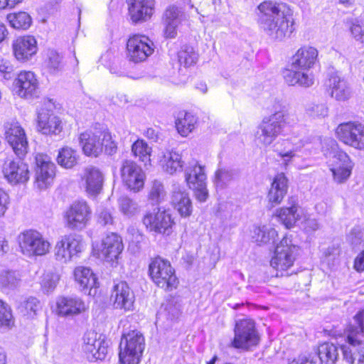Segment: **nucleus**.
Masks as SVG:
<instances>
[{
  "label": "nucleus",
  "instance_id": "31",
  "mask_svg": "<svg viewBox=\"0 0 364 364\" xmlns=\"http://www.w3.org/2000/svg\"><path fill=\"white\" fill-rule=\"evenodd\" d=\"M171 203L182 218H188L193 212V204L184 188L176 186L172 191Z\"/></svg>",
  "mask_w": 364,
  "mask_h": 364
},
{
  "label": "nucleus",
  "instance_id": "61",
  "mask_svg": "<svg viewBox=\"0 0 364 364\" xmlns=\"http://www.w3.org/2000/svg\"><path fill=\"white\" fill-rule=\"evenodd\" d=\"M350 31L355 40L361 41L363 33V26H361L357 21L353 22L350 27Z\"/></svg>",
  "mask_w": 364,
  "mask_h": 364
},
{
  "label": "nucleus",
  "instance_id": "14",
  "mask_svg": "<svg viewBox=\"0 0 364 364\" xmlns=\"http://www.w3.org/2000/svg\"><path fill=\"white\" fill-rule=\"evenodd\" d=\"M112 139L108 132L85 131L79 136L80 144L86 156L97 157L103 151L104 142Z\"/></svg>",
  "mask_w": 364,
  "mask_h": 364
},
{
  "label": "nucleus",
  "instance_id": "24",
  "mask_svg": "<svg viewBox=\"0 0 364 364\" xmlns=\"http://www.w3.org/2000/svg\"><path fill=\"white\" fill-rule=\"evenodd\" d=\"M326 86L331 97L337 101L348 100L351 96V88L349 84L338 72L328 74Z\"/></svg>",
  "mask_w": 364,
  "mask_h": 364
},
{
  "label": "nucleus",
  "instance_id": "33",
  "mask_svg": "<svg viewBox=\"0 0 364 364\" xmlns=\"http://www.w3.org/2000/svg\"><path fill=\"white\" fill-rule=\"evenodd\" d=\"M287 177L282 173L274 177L267 196L269 203L273 205L280 203L287 194Z\"/></svg>",
  "mask_w": 364,
  "mask_h": 364
},
{
  "label": "nucleus",
  "instance_id": "5",
  "mask_svg": "<svg viewBox=\"0 0 364 364\" xmlns=\"http://www.w3.org/2000/svg\"><path fill=\"white\" fill-rule=\"evenodd\" d=\"M353 323L347 330V340L350 344V358L358 360V364H364V311L353 317Z\"/></svg>",
  "mask_w": 364,
  "mask_h": 364
},
{
  "label": "nucleus",
  "instance_id": "26",
  "mask_svg": "<svg viewBox=\"0 0 364 364\" xmlns=\"http://www.w3.org/2000/svg\"><path fill=\"white\" fill-rule=\"evenodd\" d=\"M111 299L115 309L130 311L133 308L134 294L125 282H119L114 286Z\"/></svg>",
  "mask_w": 364,
  "mask_h": 364
},
{
  "label": "nucleus",
  "instance_id": "39",
  "mask_svg": "<svg viewBox=\"0 0 364 364\" xmlns=\"http://www.w3.org/2000/svg\"><path fill=\"white\" fill-rule=\"evenodd\" d=\"M43 67L50 74L59 73L64 67L63 56L55 50H48L44 58Z\"/></svg>",
  "mask_w": 364,
  "mask_h": 364
},
{
  "label": "nucleus",
  "instance_id": "11",
  "mask_svg": "<svg viewBox=\"0 0 364 364\" xmlns=\"http://www.w3.org/2000/svg\"><path fill=\"white\" fill-rule=\"evenodd\" d=\"M143 223L149 231L166 235L172 232L175 224L171 213L160 208L147 212L143 218Z\"/></svg>",
  "mask_w": 364,
  "mask_h": 364
},
{
  "label": "nucleus",
  "instance_id": "6",
  "mask_svg": "<svg viewBox=\"0 0 364 364\" xmlns=\"http://www.w3.org/2000/svg\"><path fill=\"white\" fill-rule=\"evenodd\" d=\"M149 272L153 282L166 291L176 288L178 281L175 271L168 260L156 257L149 264Z\"/></svg>",
  "mask_w": 364,
  "mask_h": 364
},
{
  "label": "nucleus",
  "instance_id": "41",
  "mask_svg": "<svg viewBox=\"0 0 364 364\" xmlns=\"http://www.w3.org/2000/svg\"><path fill=\"white\" fill-rule=\"evenodd\" d=\"M321 364H335L338 357V348L333 343H324L318 348Z\"/></svg>",
  "mask_w": 364,
  "mask_h": 364
},
{
  "label": "nucleus",
  "instance_id": "47",
  "mask_svg": "<svg viewBox=\"0 0 364 364\" xmlns=\"http://www.w3.org/2000/svg\"><path fill=\"white\" fill-rule=\"evenodd\" d=\"M7 19L11 26L16 29H28L32 22L30 15L23 11L10 14L7 16Z\"/></svg>",
  "mask_w": 364,
  "mask_h": 364
},
{
  "label": "nucleus",
  "instance_id": "8",
  "mask_svg": "<svg viewBox=\"0 0 364 364\" xmlns=\"http://www.w3.org/2000/svg\"><path fill=\"white\" fill-rule=\"evenodd\" d=\"M5 139L14 154L19 158L25 157L28 151V141L24 129L17 121H10L4 124Z\"/></svg>",
  "mask_w": 364,
  "mask_h": 364
},
{
  "label": "nucleus",
  "instance_id": "16",
  "mask_svg": "<svg viewBox=\"0 0 364 364\" xmlns=\"http://www.w3.org/2000/svg\"><path fill=\"white\" fill-rule=\"evenodd\" d=\"M120 174L122 182L129 190L139 192L144 188L145 173L134 161H123L120 168Z\"/></svg>",
  "mask_w": 364,
  "mask_h": 364
},
{
  "label": "nucleus",
  "instance_id": "44",
  "mask_svg": "<svg viewBox=\"0 0 364 364\" xmlns=\"http://www.w3.org/2000/svg\"><path fill=\"white\" fill-rule=\"evenodd\" d=\"M291 141V143L293 145L292 149H290L289 150L284 149L281 151H277L278 156L281 157L282 160L283 161V164L285 166H287L291 163L293 158L295 156L294 152L298 149H301V147H303L305 145V144L308 142L309 139L304 136L299 139H297L295 137L292 139Z\"/></svg>",
  "mask_w": 364,
  "mask_h": 364
},
{
  "label": "nucleus",
  "instance_id": "62",
  "mask_svg": "<svg viewBox=\"0 0 364 364\" xmlns=\"http://www.w3.org/2000/svg\"><path fill=\"white\" fill-rule=\"evenodd\" d=\"M144 134L145 136H146L149 139L156 142L161 139V132L158 128H152L149 127L147 128L145 131Z\"/></svg>",
  "mask_w": 364,
  "mask_h": 364
},
{
  "label": "nucleus",
  "instance_id": "10",
  "mask_svg": "<svg viewBox=\"0 0 364 364\" xmlns=\"http://www.w3.org/2000/svg\"><path fill=\"white\" fill-rule=\"evenodd\" d=\"M185 178L188 187L194 191L196 199L205 202L208 197L205 167L197 161L189 164L185 170Z\"/></svg>",
  "mask_w": 364,
  "mask_h": 364
},
{
  "label": "nucleus",
  "instance_id": "25",
  "mask_svg": "<svg viewBox=\"0 0 364 364\" xmlns=\"http://www.w3.org/2000/svg\"><path fill=\"white\" fill-rule=\"evenodd\" d=\"M12 46L15 58L21 62H26L31 60L38 50L37 41L31 36L18 37L13 42Z\"/></svg>",
  "mask_w": 364,
  "mask_h": 364
},
{
  "label": "nucleus",
  "instance_id": "22",
  "mask_svg": "<svg viewBox=\"0 0 364 364\" xmlns=\"http://www.w3.org/2000/svg\"><path fill=\"white\" fill-rule=\"evenodd\" d=\"M14 86L15 92L21 97L30 98L38 94V80L31 71L20 72L15 79Z\"/></svg>",
  "mask_w": 364,
  "mask_h": 364
},
{
  "label": "nucleus",
  "instance_id": "7",
  "mask_svg": "<svg viewBox=\"0 0 364 364\" xmlns=\"http://www.w3.org/2000/svg\"><path fill=\"white\" fill-rule=\"evenodd\" d=\"M18 241L22 253L28 257L45 255L50 248L48 240L35 230H27L21 232Z\"/></svg>",
  "mask_w": 364,
  "mask_h": 364
},
{
  "label": "nucleus",
  "instance_id": "32",
  "mask_svg": "<svg viewBox=\"0 0 364 364\" xmlns=\"http://www.w3.org/2000/svg\"><path fill=\"white\" fill-rule=\"evenodd\" d=\"M104 176L99 168L95 166L86 167L82 176V184L90 196L98 194L102 188Z\"/></svg>",
  "mask_w": 364,
  "mask_h": 364
},
{
  "label": "nucleus",
  "instance_id": "17",
  "mask_svg": "<svg viewBox=\"0 0 364 364\" xmlns=\"http://www.w3.org/2000/svg\"><path fill=\"white\" fill-rule=\"evenodd\" d=\"M83 351L90 361L105 359L108 353V343L94 331L87 333L84 336Z\"/></svg>",
  "mask_w": 364,
  "mask_h": 364
},
{
  "label": "nucleus",
  "instance_id": "63",
  "mask_svg": "<svg viewBox=\"0 0 364 364\" xmlns=\"http://www.w3.org/2000/svg\"><path fill=\"white\" fill-rule=\"evenodd\" d=\"M356 139H358V149H364V125L361 123L357 124Z\"/></svg>",
  "mask_w": 364,
  "mask_h": 364
},
{
  "label": "nucleus",
  "instance_id": "37",
  "mask_svg": "<svg viewBox=\"0 0 364 364\" xmlns=\"http://www.w3.org/2000/svg\"><path fill=\"white\" fill-rule=\"evenodd\" d=\"M119 345L127 347L142 356L145 348L144 337L139 331H132L127 334H123Z\"/></svg>",
  "mask_w": 364,
  "mask_h": 364
},
{
  "label": "nucleus",
  "instance_id": "13",
  "mask_svg": "<svg viewBox=\"0 0 364 364\" xmlns=\"http://www.w3.org/2000/svg\"><path fill=\"white\" fill-rule=\"evenodd\" d=\"M234 331L235 337L232 344L236 348L247 349L251 346H256L259 342L255 322L251 319L237 321Z\"/></svg>",
  "mask_w": 364,
  "mask_h": 364
},
{
  "label": "nucleus",
  "instance_id": "53",
  "mask_svg": "<svg viewBox=\"0 0 364 364\" xmlns=\"http://www.w3.org/2000/svg\"><path fill=\"white\" fill-rule=\"evenodd\" d=\"M179 314V306L174 304L173 301H170L161 307L158 316L159 317L166 316L168 319L172 320L177 318Z\"/></svg>",
  "mask_w": 364,
  "mask_h": 364
},
{
  "label": "nucleus",
  "instance_id": "57",
  "mask_svg": "<svg viewBox=\"0 0 364 364\" xmlns=\"http://www.w3.org/2000/svg\"><path fill=\"white\" fill-rule=\"evenodd\" d=\"M306 112L309 116L311 117H324L327 115L328 109L327 107L323 105H310L306 108Z\"/></svg>",
  "mask_w": 364,
  "mask_h": 364
},
{
  "label": "nucleus",
  "instance_id": "45",
  "mask_svg": "<svg viewBox=\"0 0 364 364\" xmlns=\"http://www.w3.org/2000/svg\"><path fill=\"white\" fill-rule=\"evenodd\" d=\"M198 58V55L194 48L189 46H183L178 53V60L181 65L188 68L194 65Z\"/></svg>",
  "mask_w": 364,
  "mask_h": 364
},
{
  "label": "nucleus",
  "instance_id": "12",
  "mask_svg": "<svg viewBox=\"0 0 364 364\" xmlns=\"http://www.w3.org/2000/svg\"><path fill=\"white\" fill-rule=\"evenodd\" d=\"M92 211L85 201H75L64 214L65 225L70 230H81L91 218Z\"/></svg>",
  "mask_w": 364,
  "mask_h": 364
},
{
  "label": "nucleus",
  "instance_id": "43",
  "mask_svg": "<svg viewBox=\"0 0 364 364\" xmlns=\"http://www.w3.org/2000/svg\"><path fill=\"white\" fill-rule=\"evenodd\" d=\"M78 157L75 150L66 146L59 150L57 162L65 168H71L77 164Z\"/></svg>",
  "mask_w": 364,
  "mask_h": 364
},
{
  "label": "nucleus",
  "instance_id": "3",
  "mask_svg": "<svg viewBox=\"0 0 364 364\" xmlns=\"http://www.w3.org/2000/svg\"><path fill=\"white\" fill-rule=\"evenodd\" d=\"M294 123L286 107L280 103L274 106L273 113L264 117L258 127L257 141L264 147L271 145L276 139L284 134L285 128Z\"/></svg>",
  "mask_w": 364,
  "mask_h": 364
},
{
  "label": "nucleus",
  "instance_id": "34",
  "mask_svg": "<svg viewBox=\"0 0 364 364\" xmlns=\"http://www.w3.org/2000/svg\"><path fill=\"white\" fill-rule=\"evenodd\" d=\"M358 122H349L341 124L336 129L338 138L344 144L358 149L359 141L356 139Z\"/></svg>",
  "mask_w": 364,
  "mask_h": 364
},
{
  "label": "nucleus",
  "instance_id": "23",
  "mask_svg": "<svg viewBox=\"0 0 364 364\" xmlns=\"http://www.w3.org/2000/svg\"><path fill=\"white\" fill-rule=\"evenodd\" d=\"M37 127L43 134H59L63 130V122L52 111L42 108L38 114Z\"/></svg>",
  "mask_w": 364,
  "mask_h": 364
},
{
  "label": "nucleus",
  "instance_id": "20",
  "mask_svg": "<svg viewBox=\"0 0 364 364\" xmlns=\"http://www.w3.org/2000/svg\"><path fill=\"white\" fill-rule=\"evenodd\" d=\"M2 172L7 181L13 185L23 184L30 178L28 165L21 160L5 161Z\"/></svg>",
  "mask_w": 364,
  "mask_h": 364
},
{
  "label": "nucleus",
  "instance_id": "50",
  "mask_svg": "<svg viewBox=\"0 0 364 364\" xmlns=\"http://www.w3.org/2000/svg\"><path fill=\"white\" fill-rule=\"evenodd\" d=\"M14 326V318L9 305L0 300V327L11 329Z\"/></svg>",
  "mask_w": 364,
  "mask_h": 364
},
{
  "label": "nucleus",
  "instance_id": "46",
  "mask_svg": "<svg viewBox=\"0 0 364 364\" xmlns=\"http://www.w3.org/2000/svg\"><path fill=\"white\" fill-rule=\"evenodd\" d=\"M237 176L235 169L230 168H219L215 173L214 183L217 188H223Z\"/></svg>",
  "mask_w": 364,
  "mask_h": 364
},
{
  "label": "nucleus",
  "instance_id": "15",
  "mask_svg": "<svg viewBox=\"0 0 364 364\" xmlns=\"http://www.w3.org/2000/svg\"><path fill=\"white\" fill-rule=\"evenodd\" d=\"M127 49L129 60L140 63L146 60L154 53V44L146 36L134 35L129 38Z\"/></svg>",
  "mask_w": 364,
  "mask_h": 364
},
{
  "label": "nucleus",
  "instance_id": "1",
  "mask_svg": "<svg viewBox=\"0 0 364 364\" xmlns=\"http://www.w3.org/2000/svg\"><path fill=\"white\" fill-rule=\"evenodd\" d=\"M259 28L273 40L282 41L294 31L293 11L286 4L265 0L255 9Z\"/></svg>",
  "mask_w": 364,
  "mask_h": 364
},
{
  "label": "nucleus",
  "instance_id": "55",
  "mask_svg": "<svg viewBox=\"0 0 364 364\" xmlns=\"http://www.w3.org/2000/svg\"><path fill=\"white\" fill-rule=\"evenodd\" d=\"M181 15L182 12L177 6H171L165 11V22L171 23L173 21L174 23L179 24Z\"/></svg>",
  "mask_w": 364,
  "mask_h": 364
},
{
  "label": "nucleus",
  "instance_id": "21",
  "mask_svg": "<svg viewBox=\"0 0 364 364\" xmlns=\"http://www.w3.org/2000/svg\"><path fill=\"white\" fill-rule=\"evenodd\" d=\"M157 162L162 170L170 175L182 172L185 165L182 155L174 149H160L157 154Z\"/></svg>",
  "mask_w": 364,
  "mask_h": 364
},
{
  "label": "nucleus",
  "instance_id": "9",
  "mask_svg": "<svg viewBox=\"0 0 364 364\" xmlns=\"http://www.w3.org/2000/svg\"><path fill=\"white\" fill-rule=\"evenodd\" d=\"M82 250V236L70 233L60 237L55 244L54 255L57 260L66 263L71 261L73 257H78Z\"/></svg>",
  "mask_w": 364,
  "mask_h": 364
},
{
  "label": "nucleus",
  "instance_id": "38",
  "mask_svg": "<svg viewBox=\"0 0 364 364\" xmlns=\"http://www.w3.org/2000/svg\"><path fill=\"white\" fill-rule=\"evenodd\" d=\"M277 237V230L267 225L255 226L252 230V237L259 245L274 243Z\"/></svg>",
  "mask_w": 364,
  "mask_h": 364
},
{
  "label": "nucleus",
  "instance_id": "27",
  "mask_svg": "<svg viewBox=\"0 0 364 364\" xmlns=\"http://www.w3.org/2000/svg\"><path fill=\"white\" fill-rule=\"evenodd\" d=\"M74 277L81 291L87 295L95 294L99 283L96 275L90 268L77 267L74 270Z\"/></svg>",
  "mask_w": 364,
  "mask_h": 364
},
{
  "label": "nucleus",
  "instance_id": "59",
  "mask_svg": "<svg viewBox=\"0 0 364 364\" xmlns=\"http://www.w3.org/2000/svg\"><path fill=\"white\" fill-rule=\"evenodd\" d=\"M13 72V65L9 60L0 58V73L4 75V77L10 78Z\"/></svg>",
  "mask_w": 364,
  "mask_h": 364
},
{
  "label": "nucleus",
  "instance_id": "58",
  "mask_svg": "<svg viewBox=\"0 0 364 364\" xmlns=\"http://www.w3.org/2000/svg\"><path fill=\"white\" fill-rule=\"evenodd\" d=\"M113 217L109 210L102 208L98 213V223L102 225H108L113 223Z\"/></svg>",
  "mask_w": 364,
  "mask_h": 364
},
{
  "label": "nucleus",
  "instance_id": "35",
  "mask_svg": "<svg viewBox=\"0 0 364 364\" xmlns=\"http://www.w3.org/2000/svg\"><path fill=\"white\" fill-rule=\"evenodd\" d=\"M358 122H349L341 124L336 129L338 138L344 144L358 149L359 141L356 139Z\"/></svg>",
  "mask_w": 364,
  "mask_h": 364
},
{
  "label": "nucleus",
  "instance_id": "28",
  "mask_svg": "<svg viewBox=\"0 0 364 364\" xmlns=\"http://www.w3.org/2000/svg\"><path fill=\"white\" fill-rule=\"evenodd\" d=\"M86 309L85 302L76 296H60L56 300V312L61 316H74Z\"/></svg>",
  "mask_w": 364,
  "mask_h": 364
},
{
  "label": "nucleus",
  "instance_id": "40",
  "mask_svg": "<svg viewBox=\"0 0 364 364\" xmlns=\"http://www.w3.org/2000/svg\"><path fill=\"white\" fill-rule=\"evenodd\" d=\"M298 205L294 203L289 207H283L277 210V216L287 228H292L299 218Z\"/></svg>",
  "mask_w": 364,
  "mask_h": 364
},
{
  "label": "nucleus",
  "instance_id": "52",
  "mask_svg": "<svg viewBox=\"0 0 364 364\" xmlns=\"http://www.w3.org/2000/svg\"><path fill=\"white\" fill-rule=\"evenodd\" d=\"M165 196L166 191L163 183L157 180L154 181L149 194L150 200L155 203H159Z\"/></svg>",
  "mask_w": 364,
  "mask_h": 364
},
{
  "label": "nucleus",
  "instance_id": "51",
  "mask_svg": "<svg viewBox=\"0 0 364 364\" xmlns=\"http://www.w3.org/2000/svg\"><path fill=\"white\" fill-rule=\"evenodd\" d=\"M141 354H137L130 348L119 345V358L122 364H139Z\"/></svg>",
  "mask_w": 364,
  "mask_h": 364
},
{
  "label": "nucleus",
  "instance_id": "54",
  "mask_svg": "<svg viewBox=\"0 0 364 364\" xmlns=\"http://www.w3.org/2000/svg\"><path fill=\"white\" fill-rule=\"evenodd\" d=\"M18 282V274L10 270H2L0 272L1 284L9 288L15 287Z\"/></svg>",
  "mask_w": 364,
  "mask_h": 364
},
{
  "label": "nucleus",
  "instance_id": "36",
  "mask_svg": "<svg viewBox=\"0 0 364 364\" xmlns=\"http://www.w3.org/2000/svg\"><path fill=\"white\" fill-rule=\"evenodd\" d=\"M197 123V117L190 112L181 111L175 120L176 128L182 136H187L193 131Z\"/></svg>",
  "mask_w": 364,
  "mask_h": 364
},
{
  "label": "nucleus",
  "instance_id": "4",
  "mask_svg": "<svg viewBox=\"0 0 364 364\" xmlns=\"http://www.w3.org/2000/svg\"><path fill=\"white\" fill-rule=\"evenodd\" d=\"M299 247L296 245L291 235H285L274 250L270 264L276 271V277H289L293 274L291 270L299 254Z\"/></svg>",
  "mask_w": 364,
  "mask_h": 364
},
{
  "label": "nucleus",
  "instance_id": "30",
  "mask_svg": "<svg viewBox=\"0 0 364 364\" xmlns=\"http://www.w3.org/2000/svg\"><path fill=\"white\" fill-rule=\"evenodd\" d=\"M154 0H129L128 10L132 21L134 23L146 21L153 14Z\"/></svg>",
  "mask_w": 364,
  "mask_h": 364
},
{
  "label": "nucleus",
  "instance_id": "29",
  "mask_svg": "<svg viewBox=\"0 0 364 364\" xmlns=\"http://www.w3.org/2000/svg\"><path fill=\"white\" fill-rule=\"evenodd\" d=\"M353 164L348 155L341 151H337L333 156V164L330 168L334 180L341 183L346 181L351 173Z\"/></svg>",
  "mask_w": 364,
  "mask_h": 364
},
{
  "label": "nucleus",
  "instance_id": "64",
  "mask_svg": "<svg viewBox=\"0 0 364 364\" xmlns=\"http://www.w3.org/2000/svg\"><path fill=\"white\" fill-rule=\"evenodd\" d=\"M289 364H316V362L314 360V357L309 355L308 356H299L290 362Z\"/></svg>",
  "mask_w": 364,
  "mask_h": 364
},
{
  "label": "nucleus",
  "instance_id": "19",
  "mask_svg": "<svg viewBox=\"0 0 364 364\" xmlns=\"http://www.w3.org/2000/svg\"><path fill=\"white\" fill-rule=\"evenodd\" d=\"M123 249L121 237L116 233H110L102 239L100 245L95 251H97L99 258L107 262H113L118 258Z\"/></svg>",
  "mask_w": 364,
  "mask_h": 364
},
{
  "label": "nucleus",
  "instance_id": "18",
  "mask_svg": "<svg viewBox=\"0 0 364 364\" xmlns=\"http://www.w3.org/2000/svg\"><path fill=\"white\" fill-rule=\"evenodd\" d=\"M36 184L42 190L48 188L54 178L55 166L50 158L46 154H38L36 156Z\"/></svg>",
  "mask_w": 364,
  "mask_h": 364
},
{
  "label": "nucleus",
  "instance_id": "2",
  "mask_svg": "<svg viewBox=\"0 0 364 364\" xmlns=\"http://www.w3.org/2000/svg\"><path fill=\"white\" fill-rule=\"evenodd\" d=\"M318 52L312 46L300 48L292 56L291 68L283 72L285 82L291 86L309 87L314 84L309 70L318 60Z\"/></svg>",
  "mask_w": 364,
  "mask_h": 364
},
{
  "label": "nucleus",
  "instance_id": "48",
  "mask_svg": "<svg viewBox=\"0 0 364 364\" xmlns=\"http://www.w3.org/2000/svg\"><path fill=\"white\" fill-rule=\"evenodd\" d=\"M118 205L120 212L126 217H133L139 212L138 203L128 196L120 197Z\"/></svg>",
  "mask_w": 364,
  "mask_h": 364
},
{
  "label": "nucleus",
  "instance_id": "49",
  "mask_svg": "<svg viewBox=\"0 0 364 364\" xmlns=\"http://www.w3.org/2000/svg\"><path fill=\"white\" fill-rule=\"evenodd\" d=\"M18 308L23 316L28 318H33L41 309V305L36 298L30 297L23 301Z\"/></svg>",
  "mask_w": 364,
  "mask_h": 364
},
{
  "label": "nucleus",
  "instance_id": "42",
  "mask_svg": "<svg viewBox=\"0 0 364 364\" xmlns=\"http://www.w3.org/2000/svg\"><path fill=\"white\" fill-rule=\"evenodd\" d=\"M151 147L143 139H137L132 146V152L135 157L144 164L151 165Z\"/></svg>",
  "mask_w": 364,
  "mask_h": 364
},
{
  "label": "nucleus",
  "instance_id": "56",
  "mask_svg": "<svg viewBox=\"0 0 364 364\" xmlns=\"http://www.w3.org/2000/svg\"><path fill=\"white\" fill-rule=\"evenodd\" d=\"M58 281V277L55 274H46L41 282V285L44 291L47 293L52 291L56 287Z\"/></svg>",
  "mask_w": 364,
  "mask_h": 364
},
{
  "label": "nucleus",
  "instance_id": "60",
  "mask_svg": "<svg viewBox=\"0 0 364 364\" xmlns=\"http://www.w3.org/2000/svg\"><path fill=\"white\" fill-rule=\"evenodd\" d=\"M9 203V196L3 189L0 188V218L6 213Z\"/></svg>",
  "mask_w": 364,
  "mask_h": 364
}]
</instances>
